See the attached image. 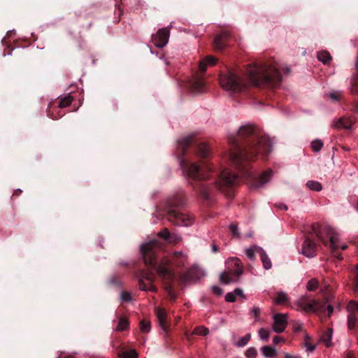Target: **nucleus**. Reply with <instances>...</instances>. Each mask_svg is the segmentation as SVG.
I'll list each match as a JSON object with an SVG mask.
<instances>
[{
    "label": "nucleus",
    "instance_id": "864d4df0",
    "mask_svg": "<svg viewBox=\"0 0 358 358\" xmlns=\"http://www.w3.org/2000/svg\"><path fill=\"white\" fill-rule=\"evenodd\" d=\"M355 286H356L357 289H358V273H357V275L356 277Z\"/></svg>",
    "mask_w": 358,
    "mask_h": 358
},
{
    "label": "nucleus",
    "instance_id": "a878e982",
    "mask_svg": "<svg viewBox=\"0 0 358 358\" xmlns=\"http://www.w3.org/2000/svg\"><path fill=\"white\" fill-rule=\"evenodd\" d=\"M209 333V330L208 328L204 326H199L194 329L192 331V334L199 335V336H206Z\"/></svg>",
    "mask_w": 358,
    "mask_h": 358
},
{
    "label": "nucleus",
    "instance_id": "ddd939ff",
    "mask_svg": "<svg viewBox=\"0 0 358 358\" xmlns=\"http://www.w3.org/2000/svg\"><path fill=\"white\" fill-rule=\"evenodd\" d=\"M157 236L169 243L176 244L179 243L182 238L177 233H171L167 228H164L162 231L158 232Z\"/></svg>",
    "mask_w": 358,
    "mask_h": 358
},
{
    "label": "nucleus",
    "instance_id": "bf43d9fd",
    "mask_svg": "<svg viewBox=\"0 0 358 358\" xmlns=\"http://www.w3.org/2000/svg\"><path fill=\"white\" fill-rule=\"evenodd\" d=\"M356 268L358 269V264L356 265Z\"/></svg>",
    "mask_w": 358,
    "mask_h": 358
},
{
    "label": "nucleus",
    "instance_id": "9d476101",
    "mask_svg": "<svg viewBox=\"0 0 358 358\" xmlns=\"http://www.w3.org/2000/svg\"><path fill=\"white\" fill-rule=\"evenodd\" d=\"M169 38V31L167 28L158 30L156 34L152 35V40L155 45L162 48L166 45Z\"/></svg>",
    "mask_w": 358,
    "mask_h": 358
},
{
    "label": "nucleus",
    "instance_id": "e433bc0d",
    "mask_svg": "<svg viewBox=\"0 0 358 358\" xmlns=\"http://www.w3.org/2000/svg\"><path fill=\"white\" fill-rule=\"evenodd\" d=\"M220 280L221 282L226 285L229 284L231 282V278L225 272L222 273L220 276Z\"/></svg>",
    "mask_w": 358,
    "mask_h": 358
},
{
    "label": "nucleus",
    "instance_id": "a19ab883",
    "mask_svg": "<svg viewBox=\"0 0 358 358\" xmlns=\"http://www.w3.org/2000/svg\"><path fill=\"white\" fill-rule=\"evenodd\" d=\"M212 291L217 296H221L223 294V289L217 285L212 287Z\"/></svg>",
    "mask_w": 358,
    "mask_h": 358
},
{
    "label": "nucleus",
    "instance_id": "412c9836",
    "mask_svg": "<svg viewBox=\"0 0 358 358\" xmlns=\"http://www.w3.org/2000/svg\"><path fill=\"white\" fill-rule=\"evenodd\" d=\"M231 260L235 267L233 270V274L236 276L241 275L243 273V264L241 261L237 257L231 258Z\"/></svg>",
    "mask_w": 358,
    "mask_h": 358
},
{
    "label": "nucleus",
    "instance_id": "cd10ccee",
    "mask_svg": "<svg viewBox=\"0 0 358 358\" xmlns=\"http://www.w3.org/2000/svg\"><path fill=\"white\" fill-rule=\"evenodd\" d=\"M288 301V297L287 294L282 292H280L277 293L276 298L275 299V302L276 304H283L284 303Z\"/></svg>",
    "mask_w": 358,
    "mask_h": 358
},
{
    "label": "nucleus",
    "instance_id": "20e7f679",
    "mask_svg": "<svg viewBox=\"0 0 358 358\" xmlns=\"http://www.w3.org/2000/svg\"><path fill=\"white\" fill-rule=\"evenodd\" d=\"M187 203V197L182 190H180L169 196L165 203V211L167 220L175 225L189 226L192 218L180 212V209Z\"/></svg>",
    "mask_w": 358,
    "mask_h": 358
},
{
    "label": "nucleus",
    "instance_id": "b1692460",
    "mask_svg": "<svg viewBox=\"0 0 358 358\" xmlns=\"http://www.w3.org/2000/svg\"><path fill=\"white\" fill-rule=\"evenodd\" d=\"M263 355L266 357L273 358L276 356V350L274 348L265 345L261 348Z\"/></svg>",
    "mask_w": 358,
    "mask_h": 358
},
{
    "label": "nucleus",
    "instance_id": "7ed1b4c3",
    "mask_svg": "<svg viewBox=\"0 0 358 358\" xmlns=\"http://www.w3.org/2000/svg\"><path fill=\"white\" fill-rule=\"evenodd\" d=\"M246 73L250 83L258 87H277L281 83V75L273 64H250Z\"/></svg>",
    "mask_w": 358,
    "mask_h": 358
},
{
    "label": "nucleus",
    "instance_id": "ea45409f",
    "mask_svg": "<svg viewBox=\"0 0 358 358\" xmlns=\"http://www.w3.org/2000/svg\"><path fill=\"white\" fill-rule=\"evenodd\" d=\"M236 299V298L234 292H229L225 295V300L227 302H234Z\"/></svg>",
    "mask_w": 358,
    "mask_h": 358
},
{
    "label": "nucleus",
    "instance_id": "13d9d810",
    "mask_svg": "<svg viewBox=\"0 0 358 358\" xmlns=\"http://www.w3.org/2000/svg\"><path fill=\"white\" fill-rule=\"evenodd\" d=\"M355 111L358 112V106L355 108Z\"/></svg>",
    "mask_w": 358,
    "mask_h": 358
},
{
    "label": "nucleus",
    "instance_id": "bb28decb",
    "mask_svg": "<svg viewBox=\"0 0 358 358\" xmlns=\"http://www.w3.org/2000/svg\"><path fill=\"white\" fill-rule=\"evenodd\" d=\"M319 286V282L316 278L310 279L306 284V289L310 292L315 291Z\"/></svg>",
    "mask_w": 358,
    "mask_h": 358
},
{
    "label": "nucleus",
    "instance_id": "4468645a",
    "mask_svg": "<svg viewBox=\"0 0 358 358\" xmlns=\"http://www.w3.org/2000/svg\"><path fill=\"white\" fill-rule=\"evenodd\" d=\"M355 123V120L352 117H341L337 120H335L331 124V127L336 129H350Z\"/></svg>",
    "mask_w": 358,
    "mask_h": 358
},
{
    "label": "nucleus",
    "instance_id": "3c124183",
    "mask_svg": "<svg viewBox=\"0 0 358 358\" xmlns=\"http://www.w3.org/2000/svg\"><path fill=\"white\" fill-rule=\"evenodd\" d=\"M22 193V190L20 189H15L13 194V196H19Z\"/></svg>",
    "mask_w": 358,
    "mask_h": 358
},
{
    "label": "nucleus",
    "instance_id": "4be33fe9",
    "mask_svg": "<svg viewBox=\"0 0 358 358\" xmlns=\"http://www.w3.org/2000/svg\"><path fill=\"white\" fill-rule=\"evenodd\" d=\"M259 255H260L261 260H262L264 268L266 270L270 269L272 266V264H271V259L266 255V252L264 250H263L262 249H260L259 250Z\"/></svg>",
    "mask_w": 358,
    "mask_h": 358
},
{
    "label": "nucleus",
    "instance_id": "f257e3e1",
    "mask_svg": "<svg viewBox=\"0 0 358 358\" xmlns=\"http://www.w3.org/2000/svg\"><path fill=\"white\" fill-rule=\"evenodd\" d=\"M229 145V159L239 174L229 169L215 172L207 162L201 164L192 162V155L206 159L210 155L208 145L199 142L194 136H189L178 141L177 151L180 156V166L187 173L189 183L197 189L202 198L210 201L214 192L221 191L227 196H233V189L241 178L251 183L254 188H259L266 183L273 176V171L268 169L259 176L251 171V162L259 155L266 159L272 150L270 138L261 130L252 125L241 126L236 135L228 138Z\"/></svg>",
    "mask_w": 358,
    "mask_h": 358
},
{
    "label": "nucleus",
    "instance_id": "aec40b11",
    "mask_svg": "<svg viewBox=\"0 0 358 358\" xmlns=\"http://www.w3.org/2000/svg\"><path fill=\"white\" fill-rule=\"evenodd\" d=\"M317 58L324 64H329L332 60V57L327 50H322L317 52Z\"/></svg>",
    "mask_w": 358,
    "mask_h": 358
},
{
    "label": "nucleus",
    "instance_id": "72a5a7b5",
    "mask_svg": "<svg viewBox=\"0 0 358 358\" xmlns=\"http://www.w3.org/2000/svg\"><path fill=\"white\" fill-rule=\"evenodd\" d=\"M309 341H310V337L308 336H305V342H304L305 347H306L307 351L313 352L316 348V345L311 344L309 342Z\"/></svg>",
    "mask_w": 358,
    "mask_h": 358
},
{
    "label": "nucleus",
    "instance_id": "f03ea898",
    "mask_svg": "<svg viewBox=\"0 0 358 358\" xmlns=\"http://www.w3.org/2000/svg\"><path fill=\"white\" fill-rule=\"evenodd\" d=\"M163 243L157 240H152L142 245L141 251L148 271H141L138 275L139 289L143 291L155 292L157 288L153 285L155 279L154 271L162 278L166 289L171 294L173 300L176 296L172 294V284L175 280V273L173 266L181 268L185 266L187 257L180 252H175L171 259L162 258L158 260L157 252L162 250Z\"/></svg>",
    "mask_w": 358,
    "mask_h": 358
},
{
    "label": "nucleus",
    "instance_id": "a18cd8bd",
    "mask_svg": "<svg viewBox=\"0 0 358 358\" xmlns=\"http://www.w3.org/2000/svg\"><path fill=\"white\" fill-rule=\"evenodd\" d=\"M233 292L234 293L236 296H240L243 297V298L245 297V295L243 294V290L241 289H240V288L235 289Z\"/></svg>",
    "mask_w": 358,
    "mask_h": 358
},
{
    "label": "nucleus",
    "instance_id": "052dcab7",
    "mask_svg": "<svg viewBox=\"0 0 358 358\" xmlns=\"http://www.w3.org/2000/svg\"><path fill=\"white\" fill-rule=\"evenodd\" d=\"M357 209H358V203H357Z\"/></svg>",
    "mask_w": 358,
    "mask_h": 358
},
{
    "label": "nucleus",
    "instance_id": "f3484780",
    "mask_svg": "<svg viewBox=\"0 0 358 358\" xmlns=\"http://www.w3.org/2000/svg\"><path fill=\"white\" fill-rule=\"evenodd\" d=\"M217 58L213 56H208L199 62V69L201 73H203L206 70L207 65L213 66L217 62Z\"/></svg>",
    "mask_w": 358,
    "mask_h": 358
},
{
    "label": "nucleus",
    "instance_id": "1a4fd4ad",
    "mask_svg": "<svg viewBox=\"0 0 358 358\" xmlns=\"http://www.w3.org/2000/svg\"><path fill=\"white\" fill-rule=\"evenodd\" d=\"M188 87L193 93H201L205 90L203 77L196 73L188 82Z\"/></svg>",
    "mask_w": 358,
    "mask_h": 358
},
{
    "label": "nucleus",
    "instance_id": "2eb2a0df",
    "mask_svg": "<svg viewBox=\"0 0 358 358\" xmlns=\"http://www.w3.org/2000/svg\"><path fill=\"white\" fill-rule=\"evenodd\" d=\"M301 253L307 257H313L316 255V243L306 240L301 248Z\"/></svg>",
    "mask_w": 358,
    "mask_h": 358
},
{
    "label": "nucleus",
    "instance_id": "603ef678",
    "mask_svg": "<svg viewBox=\"0 0 358 358\" xmlns=\"http://www.w3.org/2000/svg\"><path fill=\"white\" fill-rule=\"evenodd\" d=\"M212 250H213V252H218V250H219L218 246L216 245L215 244H213V245H212Z\"/></svg>",
    "mask_w": 358,
    "mask_h": 358
},
{
    "label": "nucleus",
    "instance_id": "49530a36",
    "mask_svg": "<svg viewBox=\"0 0 358 358\" xmlns=\"http://www.w3.org/2000/svg\"><path fill=\"white\" fill-rule=\"evenodd\" d=\"M252 312L253 313L255 317H257L259 315L260 313V309L257 307H255Z\"/></svg>",
    "mask_w": 358,
    "mask_h": 358
},
{
    "label": "nucleus",
    "instance_id": "09e8293b",
    "mask_svg": "<svg viewBox=\"0 0 358 358\" xmlns=\"http://www.w3.org/2000/svg\"><path fill=\"white\" fill-rule=\"evenodd\" d=\"M281 341V338L280 336H275L273 339V341L275 344H278Z\"/></svg>",
    "mask_w": 358,
    "mask_h": 358
},
{
    "label": "nucleus",
    "instance_id": "6ab92c4d",
    "mask_svg": "<svg viewBox=\"0 0 358 358\" xmlns=\"http://www.w3.org/2000/svg\"><path fill=\"white\" fill-rule=\"evenodd\" d=\"M118 356L121 358H138V353L135 350L122 348L118 352Z\"/></svg>",
    "mask_w": 358,
    "mask_h": 358
},
{
    "label": "nucleus",
    "instance_id": "dca6fc26",
    "mask_svg": "<svg viewBox=\"0 0 358 358\" xmlns=\"http://www.w3.org/2000/svg\"><path fill=\"white\" fill-rule=\"evenodd\" d=\"M156 315L159 322L160 327L164 330L168 331L169 329V324L166 320V313L163 308H157L156 309Z\"/></svg>",
    "mask_w": 358,
    "mask_h": 358
},
{
    "label": "nucleus",
    "instance_id": "f704fd0d",
    "mask_svg": "<svg viewBox=\"0 0 358 358\" xmlns=\"http://www.w3.org/2000/svg\"><path fill=\"white\" fill-rule=\"evenodd\" d=\"M259 335L261 339L267 341L270 336V332L268 330L262 328L259 330Z\"/></svg>",
    "mask_w": 358,
    "mask_h": 358
},
{
    "label": "nucleus",
    "instance_id": "c85d7f7f",
    "mask_svg": "<svg viewBox=\"0 0 358 358\" xmlns=\"http://www.w3.org/2000/svg\"><path fill=\"white\" fill-rule=\"evenodd\" d=\"M323 146V143L321 140L315 139L312 141L310 147L314 152H319Z\"/></svg>",
    "mask_w": 358,
    "mask_h": 358
},
{
    "label": "nucleus",
    "instance_id": "6e6552de",
    "mask_svg": "<svg viewBox=\"0 0 358 358\" xmlns=\"http://www.w3.org/2000/svg\"><path fill=\"white\" fill-rule=\"evenodd\" d=\"M73 100V98L70 94L64 98H62L58 101V105L57 106H54L52 110L50 108L48 110V116L53 120H57L59 117H62L64 115V113H60L59 112H57V114H55V110L56 111L59 108H63L69 106V105H71Z\"/></svg>",
    "mask_w": 358,
    "mask_h": 358
},
{
    "label": "nucleus",
    "instance_id": "5fc2aeb1",
    "mask_svg": "<svg viewBox=\"0 0 358 358\" xmlns=\"http://www.w3.org/2000/svg\"><path fill=\"white\" fill-rule=\"evenodd\" d=\"M301 329V324H299L298 327L294 329V331H299Z\"/></svg>",
    "mask_w": 358,
    "mask_h": 358
},
{
    "label": "nucleus",
    "instance_id": "c756f323",
    "mask_svg": "<svg viewBox=\"0 0 358 358\" xmlns=\"http://www.w3.org/2000/svg\"><path fill=\"white\" fill-rule=\"evenodd\" d=\"M347 310L349 313L355 314V312L358 311V301H351L349 302Z\"/></svg>",
    "mask_w": 358,
    "mask_h": 358
},
{
    "label": "nucleus",
    "instance_id": "c9c22d12",
    "mask_svg": "<svg viewBox=\"0 0 358 358\" xmlns=\"http://www.w3.org/2000/svg\"><path fill=\"white\" fill-rule=\"evenodd\" d=\"M245 355L248 358H255L257 355V351L256 348L250 347L245 351Z\"/></svg>",
    "mask_w": 358,
    "mask_h": 358
},
{
    "label": "nucleus",
    "instance_id": "7c9ffc66",
    "mask_svg": "<svg viewBox=\"0 0 358 358\" xmlns=\"http://www.w3.org/2000/svg\"><path fill=\"white\" fill-rule=\"evenodd\" d=\"M251 338V334H247L245 336L241 337L237 342V346L244 347L245 346Z\"/></svg>",
    "mask_w": 358,
    "mask_h": 358
},
{
    "label": "nucleus",
    "instance_id": "9b49d317",
    "mask_svg": "<svg viewBox=\"0 0 358 358\" xmlns=\"http://www.w3.org/2000/svg\"><path fill=\"white\" fill-rule=\"evenodd\" d=\"M229 35L226 32L217 35L213 40V49L216 52H222L227 46Z\"/></svg>",
    "mask_w": 358,
    "mask_h": 358
},
{
    "label": "nucleus",
    "instance_id": "5701e85b",
    "mask_svg": "<svg viewBox=\"0 0 358 358\" xmlns=\"http://www.w3.org/2000/svg\"><path fill=\"white\" fill-rule=\"evenodd\" d=\"M129 327V320L124 316H120L119 318L118 324L116 327L115 330L117 331H123Z\"/></svg>",
    "mask_w": 358,
    "mask_h": 358
},
{
    "label": "nucleus",
    "instance_id": "f8f14e48",
    "mask_svg": "<svg viewBox=\"0 0 358 358\" xmlns=\"http://www.w3.org/2000/svg\"><path fill=\"white\" fill-rule=\"evenodd\" d=\"M273 329L277 333L282 332L287 326V315L281 313L273 315Z\"/></svg>",
    "mask_w": 358,
    "mask_h": 358
},
{
    "label": "nucleus",
    "instance_id": "58836bf2",
    "mask_svg": "<svg viewBox=\"0 0 358 358\" xmlns=\"http://www.w3.org/2000/svg\"><path fill=\"white\" fill-rule=\"evenodd\" d=\"M229 229L232 234V235L234 236H239V234H238V226L234 224V223H232L229 225Z\"/></svg>",
    "mask_w": 358,
    "mask_h": 358
},
{
    "label": "nucleus",
    "instance_id": "79ce46f5",
    "mask_svg": "<svg viewBox=\"0 0 358 358\" xmlns=\"http://www.w3.org/2000/svg\"><path fill=\"white\" fill-rule=\"evenodd\" d=\"M121 299L124 301H130L131 300V294L127 292H122L121 294Z\"/></svg>",
    "mask_w": 358,
    "mask_h": 358
},
{
    "label": "nucleus",
    "instance_id": "de8ad7c7",
    "mask_svg": "<svg viewBox=\"0 0 358 358\" xmlns=\"http://www.w3.org/2000/svg\"><path fill=\"white\" fill-rule=\"evenodd\" d=\"M277 207L281 210H287L288 209V207L287 206L285 205V204H279V205H277Z\"/></svg>",
    "mask_w": 358,
    "mask_h": 358
},
{
    "label": "nucleus",
    "instance_id": "39448f33",
    "mask_svg": "<svg viewBox=\"0 0 358 358\" xmlns=\"http://www.w3.org/2000/svg\"><path fill=\"white\" fill-rule=\"evenodd\" d=\"M311 229L312 233L324 245H327L329 239L330 248L332 250H336L338 248L344 250L348 248L346 244H340L339 235L332 227L328 225L322 227L320 224L315 223L312 225Z\"/></svg>",
    "mask_w": 358,
    "mask_h": 358
},
{
    "label": "nucleus",
    "instance_id": "4c0bfd02",
    "mask_svg": "<svg viewBox=\"0 0 358 358\" xmlns=\"http://www.w3.org/2000/svg\"><path fill=\"white\" fill-rule=\"evenodd\" d=\"M342 92L341 91H333L330 92L329 96L333 101H337L341 97Z\"/></svg>",
    "mask_w": 358,
    "mask_h": 358
},
{
    "label": "nucleus",
    "instance_id": "6e6d98bb",
    "mask_svg": "<svg viewBox=\"0 0 358 358\" xmlns=\"http://www.w3.org/2000/svg\"><path fill=\"white\" fill-rule=\"evenodd\" d=\"M347 358H352V354L351 353H348Z\"/></svg>",
    "mask_w": 358,
    "mask_h": 358
},
{
    "label": "nucleus",
    "instance_id": "473e14b6",
    "mask_svg": "<svg viewBox=\"0 0 358 358\" xmlns=\"http://www.w3.org/2000/svg\"><path fill=\"white\" fill-rule=\"evenodd\" d=\"M357 322V318L355 314L349 313L348 317V328L352 329L355 328Z\"/></svg>",
    "mask_w": 358,
    "mask_h": 358
},
{
    "label": "nucleus",
    "instance_id": "8fccbe9b",
    "mask_svg": "<svg viewBox=\"0 0 358 358\" xmlns=\"http://www.w3.org/2000/svg\"><path fill=\"white\" fill-rule=\"evenodd\" d=\"M333 307L331 305L327 306L328 315L330 316L333 312Z\"/></svg>",
    "mask_w": 358,
    "mask_h": 358
},
{
    "label": "nucleus",
    "instance_id": "2f4dec72",
    "mask_svg": "<svg viewBox=\"0 0 358 358\" xmlns=\"http://www.w3.org/2000/svg\"><path fill=\"white\" fill-rule=\"evenodd\" d=\"M140 329L143 333H148L150 329V323L146 320H142L139 323Z\"/></svg>",
    "mask_w": 358,
    "mask_h": 358
},
{
    "label": "nucleus",
    "instance_id": "393cba45",
    "mask_svg": "<svg viewBox=\"0 0 358 358\" xmlns=\"http://www.w3.org/2000/svg\"><path fill=\"white\" fill-rule=\"evenodd\" d=\"M306 186L313 191L320 192L322 189L321 183L317 181L309 180L306 182Z\"/></svg>",
    "mask_w": 358,
    "mask_h": 358
},
{
    "label": "nucleus",
    "instance_id": "4d7b16f0",
    "mask_svg": "<svg viewBox=\"0 0 358 358\" xmlns=\"http://www.w3.org/2000/svg\"><path fill=\"white\" fill-rule=\"evenodd\" d=\"M285 358H291V355H289V354H287V355H285Z\"/></svg>",
    "mask_w": 358,
    "mask_h": 358
},
{
    "label": "nucleus",
    "instance_id": "423d86ee",
    "mask_svg": "<svg viewBox=\"0 0 358 358\" xmlns=\"http://www.w3.org/2000/svg\"><path fill=\"white\" fill-rule=\"evenodd\" d=\"M219 82L224 90L234 93L241 92L247 87L240 75L231 69L220 74Z\"/></svg>",
    "mask_w": 358,
    "mask_h": 358
},
{
    "label": "nucleus",
    "instance_id": "a211bd4d",
    "mask_svg": "<svg viewBox=\"0 0 358 358\" xmlns=\"http://www.w3.org/2000/svg\"><path fill=\"white\" fill-rule=\"evenodd\" d=\"M333 336V329L329 328L324 333H323L320 341L323 342L326 347L329 348L331 345V340Z\"/></svg>",
    "mask_w": 358,
    "mask_h": 358
},
{
    "label": "nucleus",
    "instance_id": "0eeeda50",
    "mask_svg": "<svg viewBox=\"0 0 358 358\" xmlns=\"http://www.w3.org/2000/svg\"><path fill=\"white\" fill-rule=\"evenodd\" d=\"M296 310L306 313H318L324 308V305L319 301L302 296L295 302Z\"/></svg>",
    "mask_w": 358,
    "mask_h": 358
},
{
    "label": "nucleus",
    "instance_id": "37998d69",
    "mask_svg": "<svg viewBox=\"0 0 358 358\" xmlns=\"http://www.w3.org/2000/svg\"><path fill=\"white\" fill-rule=\"evenodd\" d=\"M245 253L249 259H253L255 258V252L252 249H251V248L247 249Z\"/></svg>",
    "mask_w": 358,
    "mask_h": 358
},
{
    "label": "nucleus",
    "instance_id": "c03bdc74",
    "mask_svg": "<svg viewBox=\"0 0 358 358\" xmlns=\"http://www.w3.org/2000/svg\"><path fill=\"white\" fill-rule=\"evenodd\" d=\"M181 279L185 282H187L188 281L190 280L191 279V277H190V271H188L187 272H186L185 273H184L182 276H181Z\"/></svg>",
    "mask_w": 358,
    "mask_h": 358
}]
</instances>
